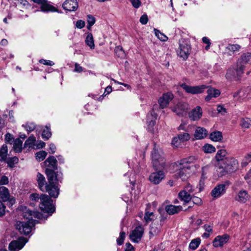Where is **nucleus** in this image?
<instances>
[{
	"instance_id": "46",
	"label": "nucleus",
	"mask_w": 251,
	"mask_h": 251,
	"mask_svg": "<svg viewBox=\"0 0 251 251\" xmlns=\"http://www.w3.org/2000/svg\"><path fill=\"white\" fill-rule=\"evenodd\" d=\"M23 126L25 127L26 130L30 132L33 131L35 128V125L33 123L28 122L25 125H23Z\"/></svg>"
},
{
	"instance_id": "19",
	"label": "nucleus",
	"mask_w": 251,
	"mask_h": 251,
	"mask_svg": "<svg viewBox=\"0 0 251 251\" xmlns=\"http://www.w3.org/2000/svg\"><path fill=\"white\" fill-rule=\"evenodd\" d=\"M202 114L201 108L199 106H197L188 113V116L192 121H198L201 118Z\"/></svg>"
},
{
	"instance_id": "63",
	"label": "nucleus",
	"mask_w": 251,
	"mask_h": 251,
	"mask_svg": "<svg viewBox=\"0 0 251 251\" xmlns=\"http://www.w3.org/2000/svg\"><path fill=\"white\" fill-rule=\"evenodd\" d=\"M56 146L54 144L50 143L49 145V152L50 154H53L55 152Z\"/></svg>"
},
{
	"instance_id": "45",
	"label": "nucleus",
	"mask_w": 251,
	"mask_h": 251,
	"mask_svg": "<svg viewBox=\"0 0 251 251\" xmlns=\"http://www.w3.org/2000/svg\"><path fill=\"white\" fill-rule=\"evenodd\" d=\"M87 28L90 30L92 25L95 23V18L92 15L87 16Z\"/></svg>"
},
{
	"instance_id": "3",
	"label": "nucleus",
	"mask_w": 251,
	"mask_h": 251,
	"mask_svg": "<svg viewBox=\"0 0 251 251\" xmlns=\"http://www.w3.org/2000/svg\"><path fill=\"white\" fill-rule=\"evenodd\" d=\"M19 209L24 218L27 221L26 222H17L16 227L21 234L27 235L30 233L32 227L36 224V220L33 218L41 219L42 214L37 211H32L25 206H21Z\"/></svg>"
},
{
	"instance_id": "36",
	"label": "nucleus",
	"mask_w": 251,
	"mask_h": 251,
	"mask_svg": "<svg viewBox=\"0 0 251 251\" xmlns=\"http://www.w3.org/2000/svg\"><path fill=\"white\" fill-rule=\"evenodd\" d=\"M7 147L3 145L0 149V161H4L6 159Z\"/></svg>"
},
{
	"instance_id": "10",
	"label": "nucleus",
	"mask_w": 251,
	"mask_h": 251,
	"mask_svg": "<svg viewBox=\"0 0 251 251\" xmlns=\"http://www.w3.org/2000/svg\"><path fill=\"white\" fill-rule=\"evenodd\" d=\"M172 111L179 116H184L186 115L188 109V105L184 102H178L173 107H171Z\"/></svg>"
},
{
	"instance_id": "53",
	"label": "nucleus",
	"mask_w": 251,
	"mask_h": 251,
	"mask_svg": "<svg viewBox=\"0 0 251 251\" xmlns=\"http://www.w3.org/2000/svg\"><path fill=\"white\" fill-rule=\"evenodd\" d=\"M5 140L6 142L12 144L14 140H13V136L10 133H7L5 135Z\"/></svg>"
},
{
	"instance_id": "31",
	"label": "nucleus",
	"mask_w": 251,
	"mask_h": 251,
	"mask_svg": "<svg viewBox=\"0 0 251 251\" xmlns=\"http://www.w3.org/2000/svg\"><path fill=\"white\" fill-rule=\"evenodd\" d=\"M209 138L213 141L220 142L223 139L222 133L219 131L212 132L210 134Z\"/></svg>"
},
{
	"instance_id": "58",
	"label": "nucleus",
	"mask_w": 251,
	"mask_h": 251,
	"mask_svg": "<svg viewBox=\"0 0 251 251\" xmlns=\"http://www.w3.org/2000/svg\"><path fill=\"white\" fill-rule=\"evenodd\" d=\"M30 199L31 201H36L40 200V196L37 193H33L30 195Z\"/></svg>"
},
{
	"instance_id": "56",
	"label": "nucleus",
	"mask_w": 251,
	"mask_h": 251,
	"mask_svg": "<svg viewBox=\"0 0 251 251\" xmlns=\"http://www.w3.org/2000/svg\"><path fill=\"white\" fill-rule=\"evenodd\" d=\"M148 22V17L147 15L146 14L143 15L140 19V22L143 25H146L147 24Z\"/></svg>"
},
{
	"instance_id": "1",
	"label": "nucleus",
	"mask_w": 251,
	"mask_h": 251,
	"mask_svg": "<svg viewBox=\"0 0 251 251\" xmlns=\"http://www.w3.org/2000/svg\"><path fill=\"white\" fill-rule=\"evenodd\" d=\"M46 174L47 176L48 183H46L45 178L43 175L38 173L37 175V180L40 189L42 192H47L51 197L56 198L59 194V189L58 186V182L60 181L59 175L56 174L50 169H46Z\"/></svg>"
},
{
	"instance_id": "7",
	"label": "nucleus",
	"mask_w": 251,
	"mask_h": 251,
	"mask_svg": "<svg viewBox=\"0 0 251 251\" xmlns=\"http://www.w3.org/2000/svg\"><path fill=\"white\" fill-rule=\"evenodd\" d=\"M191 51V46L189 42L185 39L179 40V46L176 50L177 55L185 60L188 58Z\"/></svg>"
},
{
	"instance_id": "32",
	"label": "nucleus",
	"mask_w": 251,
	"mask_h": 251,
	"mask_svg": "<svg viewBox=\"0 0 251 251\" xmlns=\"http://www.w3.org/2000/svg\"><path fill=\"white\" fill-rule=\"evenodd\" d=\"M85 42L91 49L93 50L95 48L94 40L91 33L88 32L87 33Z\"/></svg>"
},
{
	"instance_id": "22",
	"label": "nucleus",
	"mask_w": 251,
	"mask_h": 251,
	"mask_svg": "<svg viewBox=\"0 0 251 251\" xmlns=\"http://www.w3.org/2000/svg\"><path fill=\"white\" fill-rule=\"evenodd\" d=\"M208 132L206 129L202 127H197L195 130L194 137L196 140L204 139L207 135Z\"/></svg>"
},
{
	"instance_id": "24",
	"label": "nucleus",
	"mask_w": 251,
	"mask_h": 251,
	"mask_svg": "<svg viewBox=\"0 0 251 251\" xmlns=\"http://www.w3.org/2000/svg\"><path fill=\"white\" fill-rule=\"evenodd\" d=\"M157 115L153 111H151L147 116V123H148L149 129L151 131V129L155 124V120Z\"/></svg>"
},
{
	"instance_id": "60",
	"label": "nucleus",
	"mask_w": 251,
	"mask_h": 251,
	"mask_svg": "<svg viewBox=\"0 0 251 251\" xmlns=\"http://www.w3.org/2000/svg\"><path fill=\"white\" fill-rule=\"evenodd\" d=\"M45 146V143L42 141H38L36 143H35V148H36V149L43 148Z\"/></svg>"
},
{
	"instance_id": "12",
	"label": "nucleus",
	"mask_w": 251,
	"mask_h": 251,
	"mask_svg": "<svg viewBox=\"0 0 251 251\" xmlns=\"http://www.w3.org/2000/svg\"><path fill=\"white\" fill-rule=\"evenodd\" d=\"M174 95L171 92L164 93L159 99L158 103L160 107L164 109L167 107L170 102L173 99Z\"/></svg>"
},
{
	"instance_id": "41",
	"label": "nucleus",
	"mask_w": 251,
	"mask_h": 251,
	"mask_svg": "<svg viewBox=\"0 0 251 251\" xmlns=\"http://www.w3.org/2000/svg\"><path fill=\"white\" fill-rule=\"evenodd\" d=\"M47 155V152L45 151H42L37 152L35 154L36 159L37 161L40 162L43 161L46 156Z\"/></svg>"
},
{
	"instance_id": "23",
	"label": "nucleus",
	"mask_w": 251,
	"mask_h": 251,
	"mask_svg": "<svg viewBox=\"0 0 251 251\" xmlns=\"http://www.w3.org/2000/svg\"><path fill=\"white\" fill-rule=\"evenodd\" d=\"M166 212L169 215H174L182 210L181 206H175L172 204L167 205L165 207Z\"/></svg>"
},
{
	"instance_id": "15",
	"label": "nucleus",
	"mask_w": 251,
	"mask_h": 251,
	"mask_svg": "<svg viewBox=\"0 0 251 251\" xmlns=\"http://www.w3.org/2000/svg\"><path fill=\"white\" fill-rule=\"evenodd\" d=\"M190 138V135L187 132L179 133L177 136L173 138L172 143L174 146L177 147L179 145L180 143L189 141Z\"/></svg>"
},
{
	"instance_id": "5",
	"label": "nucleus",
	"mask_w": 251,
	"mask_h": 251,
	"mask_svg": "<svg viewBox=\"0 0 251 251\" xmlns=\"http://www.w3.org/2000/svg\"><path fill=\"white\" fill-rule=\"evenodd\" d=\"M151 158L153 167L156 170L164 167L165 160L163 156L162 152L156 145H154L152 151Z\"/></svg>"
},
{
	"instance_id": "25",
	"label": "nucleus",
	"mask_w": 251,
	"mask_h": 251,
	"mask_svg": "<svg viewBox=\"0 0 251 251\" xmlns=\"http://www.w3.org/2000/svg\"><path fill=\"white\" fill-rule=\"evenodd\" d=\"M45 165L48 167L49 169L52 170H55L57 168V160L53 156H51L49 157L44 162Z\"/></svg>"
},
{
	"instance_id": "21",
	"label": "nucleus",
	"mask_w": 251,
	"mask_h": 251,
	"mask_svg": "<svg viewBox=\"0 0 251 251\" xmlns=\"http://www.w3.org/2000/svg\"><path fill=\"white\" fill-rule=\"evenodd\" d=\"M225 185L221 184L216 186L211 191V196L214 198H217L223 195L226 192Z\"/></svg>"
},
{
	"instance_id": "48",
	"label": "nucleus",
	"mask_w": 251,
	"mask_h": 251,
	"mask_svg": "<svg viewBox=\"0 0 251 251\" xmlns=\"http://www.w3.org/2000/svg\"><path fill=\"white\" fill-rule=\"evenodd\" d=\"M154 218L153 212H147L144 216V219L146 222L148 223L151 221Z\"/></svg>"
},
{
	"instance_id": "40",
	"label": "nucleus",
	"mask_w": 251,
	"mask_h": 251,
	"mask_svg": "<svg viewBox=\"0 0 251 251\" xmlns=\"http://www.w3.org/2000/svg\"><path fill=\"white\" fill-rule=\"evenodd\" d=\"M251 162V151L247 153L244 157L241 162V166L242 167H246Z\"/></svg>"
},
{
	"instance_id": "44",
	"label": "nucleus",
	"mask_w": 251,
	"mask_h": 251,
	"mask_svg": "<svg viewBox=\"0 0 251 251\" xmlns=\"http://www.w3.org/2000/svg\"><path fill=\"white\" fill-rule=\"evenodd\" d=\"M154 31L155 36L161 41H166L168 40V37L163 33H161L159 30L154 28Z\"/></svg>"
},
{
	"instance_id": "17",
	"label": "nucleus",
	"mask_w": 251,
	"mask_h": 251,
	"mask_svg": "<svg viewBox=\"0 0 251 251\" xmlns=\"http://www.w3.org/2000/svg\"><path fill=\"white\" fill-rule=\"evenodd\" d=\"M229 239V236L226 234L217 236L213 241V245L216 248L222 247L227 243Z\"/></svg>"
},
{
	"instance_id": "51",
	"label": "nucleus",
	"mask_w": 251,
	"mask_h": 251,
	"mask_svg": "<svg viewBox=\"0 0 251 251\" xmlns=\"http://www.w3.org/2000/svg\"><path fill=\"white\" fill-rule=\"evenodd\" d=\"M9 182L8 177L5 176H2L0 177V185H6Z\"/></svg>"
},
{
	"instance_id": "18",
	"label": "nucleus",
	"mask_w": 251,
	"mask_h": 251,
	"mask_svg": "<svg viewBox=\"0 0 251 251\" xmlns=\"http://www.w3.org/2000/svg\"><path fill=\"white\" fill-rule=\"evenodd\" d=\"M62 7L65 10L75 11L78 8V4L77 0H66L63 3Z\"/></svg>"
},
{
	"instance_id": "37",
	"label": "nucleus",
	"mask_w": 251,
	"mask_h": 251,
	"mask_svg": "<svg viewBox=\"0 0 251 251\" xmlns=\"http://www.w3.org/2000/svg\"><path fill=\"white\" fill-rule=\"evenodd\" d=\"M9 167L13 168L15 165L18 163L19 159L17 157H9L5 160Z\"/></svg>"
},
{
	"instance_id": "14",
	"label": "nucleus",
	"mask_w": 251,
	"mask_h": 251,
	"mask_svg": "<svg viewBox=\"0 0 251 251\" xmlns=\"http://www.w3.org/2000/svg\"><path fill=\"white\" fill-rule=\"evenodd\" d=\"M239 68L236 65V69H229L227 70L226 74V78L229 81H237L241 77L243 73L239 74Z\"/></svg>"
},
{
	"instance_id": "47",
	"label": "nucleus",
	"mask_w": 251,
	"mask_h": 251,
	"mask_svg": "<svg viewBox=\"0 0 251 251\" xmlns=\"http://www.w3.org/2000/svg\"><path fill=\"white\" fill-rule=\"evenodd\" d=\"M115 53L119 57H123L125 56V52L121 46H117L115 49Z\"/></svg>"
},
{
	"instance_id": "29",
	"label": "nucleus",
	"mask_w": 251,
	"mask_h": 251,
	"mask_svg": "<svg viewBox=\"0 0 251 251\" xmlns=\"http://www.w3.org/2000/svg\"><path fill=\"white\" fill-rule=\"evenodd\" d=\"M0 198L4 201H6L9 199L10 193L6 187L4 186L0 187Z\"/></svg>"
},
{
	"instance_id": "50",
	"label": "nucleus",
	"mask_w": 251,
	"mask_h": 251,
	"mask_svg": "<svg viewBox=\"0 0 251 251\" xmlns=\"http://www.w3.org/2000/svg\"><path fill=\"white\" fill-rule=\"evenodd\" d=\"M217 110L218 113L221 114L222 115H225L227 112L226 109L222 105H218L217 106Z\"/></svg>"
},
{
	"instance_id": "13",
	"label": "nucleus",
	"mask_w": 251,
	"mask_h": 251,
	"mask_svg": "<svg viewBox=\"0 0 251 251\" xmlns=\"http://www.w3.org/2000/svg\"><path fill=\"white\" fill-rule=\"evenodd\" d=\"M143 233V228L141 226H138L130 233V239L133 242L138 243L141 240Z\"/></svg>"
},
{
	"instance_id": "26",
	"label": "nucleus",
	"mask_w": 251,
	"mask_h": 251,
	"mask_svg": "<svg viewBox=\"0 0 251 251\" xmlns=\"http://www.w3.org/2000/svg\"><path fill=\"white\" fill-rule=\"evenodd\" d=\"M227 154V152L226 151V150L222 149L219 150L216 155H215V159L217 161L220 163V164H222L221 163H220V161H223V163H224V161L226 160V158H227L226 156Z\"/></svg>"
},
{
	"instance_id": "35",
	"label": "nucleus",
	"mask_w": 251,
	"mask_h": 251,
	"mask_svg": "<svg viewBox=\"0 0 251 251\" xmlns=\"http://www.w3.org/2000/svg\"><path fill=\"white\" fill-rule=\"evenodd\" d=\"M202 150L206 153H211L215 152L216 149L213 145L206 144L202 147Z\"/></svg>"
},
{
	"instance_id": "52",
	"label": "nucleus",
	"mask_w": 251,
	"mask_h": 251,
	"mask_svg": "<svg viewBox=\"0 0 251 251\" xmlns=\"http://www.w3.org/2000/svg\"><path fill=\"white\" fill-rule=\"evenodd\" d=\"M131 3L132 5L135 8H138L141 4V2L140 0H129Z\"/></svg>"
},
{
	"instance_id": "49",
	"label": "nucleus",
	"mask_w": 251,
	"mask_h": 251,
	"mask_svg": "<svg viewBox=\"0 0 251 251\" xmlns=\"http://www.w3.org/2000/svg\"><path fill=\"white\" fill-rule=\"evenodd\" d=\"M125 232L124 231H121L120 233L119 237L117 239V243L118 245H121L124 243L125 238Z\"/></svg>"
},
{
	"instance_id": "2",
	"label": "nucleus",
	"mask_w": 251,
	"mask_h": 251,
	"mask_svg": "<svg viewBox=\"0 0 251 251\" xmlns=\"http://www.w3.org/2000/svg\"><path fill=\"white\" fill-rule=\"evenodd\" d=\"M196 158L194 156L184 158L176 163L177 167L173 177L182 181H186L190 175L194 173L199 166L195 163Z\"/></svg>"
},
{
	"instance_id": "4",
	"label": "nucleus",
	"mask_w": 251,
	"mask_h": 251,
	"mask_svg": "<svg viewBox=\"0 0 251 251\" xmlns=\"http://www.w3.org/2000/svg\"><path fill=\"white\" fill-rule=\"evenodd\" d=\"M217 172L220 176H223L226 173H234L238 169L239 162L237 159L233 157H228L224 161V165L218 163Z\"/></svg>"
},
{
	"instance_id": "42",
	"label": "nucleus",
	"mask_w": 251,
	"mask_h": 251,
	"mask_svg": "<svg viewBox=\"0 0 251 251\" xmlns=\"http://www.w3.org/2000/svg\"><path fill=\"white\" fill-rule=\"evenodd\" d=\"M51 136V133L50 128L48 126H46L45 128L43 130L42 137L45 140H48Z\"/></svg>"
},
{
	"instance_id": "11",
	"label": "nucleus",
	"mask_w": 251,
	"mask_h": 251,
	"mask_svg": "<svg viewBox=\"0 0 251 251\" xmlns=\"http://www.w3.org/2000/svg\"><path fill=\"white\" fill-rule=\"evenodd\" d=\"M27 242L25 238L20 237L17 240L12 241L9 245V249L10 251H19L22 249Z\"/></svg>"
},
{
	"instance_id": "38",
	"label": "nucleus",
	"mask_w": 251,
	"mask_h": 251,
	"mask_svg": "<svg viewBox=\"0 0 251 251\" xmlns=\"http://www.w3.org/2000/svg\"><path fill=\"white\" fill-rule=\"evenodd\" d=\"M201 241V240L200 238L192 240L189 244V248L192 250H196L200 245Z\"/></svg>"
},
{
	"instance_id": "9",
	"label": "nucleus",
	"mask_w": 251,
	"mask_h": 251,
	"mask_svg": "<svg viewBox=\"0 0 251 251\" xmlns=\"http://www.w3.org/2000/svg\"><path fill=\"white\" fill-rule=\"evenodd\" d=\"M248 63H251V53L249 52L242 54L237 60V64L239 68V74L244 73L245 65Z\"/></svg>"
},
{
	"instance_id": "34",
	"label": "nucleus",
	"mask_w": 251,
	"mask_h": 251,
	"mask_svg": "<svg viewBox=\"0 0 251 251\" xmlns=\"http://www.w3.org/2000/svg\"><path fill=\"white\" fill-rule=\"evenodd\" d=\"M35 137L32 135L30 136L25 142L24 148H35Z\"/></svg>"
},
{
	"instance_id": "20",
	"label": "nucleus",
	"mask_w": 251,
	"mask_h": 251,
	"mask_svg": "<svg viewBox=\"0 0 251 251\" xmlns=\"http://www.w3.org/2000/svg\"><path fill=\"white\" fill-rule=\"evenodd\" d=\"M250 195L248 192L245 190H241L235 196L234 199L236 201L244 203L250 199Z\"/></svg>"
},
{
	"instance_id": "30",
	"label": "nucleus",
	"mask_w": 251,
	"mask_h": 251,
	"mask_svg": "<svg viewBox=\"0 0 251 251\" xmlns=\"http://www.w3.org/2000/svg\"><path fill=\"white\" fill-rule=\"evenodd\" d=\"M178 197L179 199L185 203L189 202L192 199L190 193L183 190L179 193Z\"/></svg>"
},
{
	"instance_id": "62",
	"label": "nucleus",
	"mask_w": 251,
	"mask_h": 251,
	"mask_svg": "<svg viewBox=\"0 0 251 251\" xmlns=\"http://www.w3.org/2000/svg\"><path fill=\"white\" fill-rule=\"evenodd\" d=\"M125 246V251H134L133 247L129 243H126Z\"/></svg>"
},
{
	"instance_id": "6",
	"label": "nucleus",
	"mask_w": 251,
	"mask_h": 251,
	"mask_svg": "<svg viewBox=\"0 0 251 251\" xmlns=\"http://www.w3.org/2000/svg\"><path fill=\"white\" fill-rule=\"evenodd\" d=\"M39 207L42 211L48 213H50V215L55 211V209L52 201L49 196L46 194L41 195Z\"/></svg>"
},
{
	"instance_id": "27",
	"label": "nucleus",
	"mask_w": 251,
	"mask_h": 251,
	"mask_svg": "<svg viewBox=\"0 0 251 251\" xmlns=\"http://www.w3.org/2000/svg\"><path fill=\"white\" fill-rule=\"evenodd\" d=\"M220 94L219 90L213 88H210L207 90V96L205 97V100L208 101L212 98H216L218 97Z\"/></svg>"
},
{
	"instance_id": "61",
	"label": "nucleus",
	"mask_w": 251,
	"mask_h": 251,
	"mask_svg": "<svg viewBox=\"0 0 251 251\" xmlns=\"http://www.w3.org/2000/svg\"><path fill=\"white\" fill-rule=\"evenodd\" d=\"M5 206L4 204L0 201V216H3L5 214Z\"/></svg>"
},
{
	"instance_id": "39",
	"label": "nucleus",
	"mask_w": 251,
	"mask_h": 251,
	"mask_svg": "<svg viewBox=\"0 0 251 251\" xmlns=\"http://www.w3.org/2000/svg\"><path fill=\"white\" fill-rule=\"evenodd\" d=\"M240 125L243 128H249L251 126V119L248 118H242L241 120Z\"/></svg>"
},
{
	"instance_id": "43",
	"label": "nucleus",
	"mask_w": 251,
	"mask_h": 251,
	"mask_svg": "<svg viewBox=\"0 0 251 251\" xmlns=\"http://www.w3.org/2000/svg\"><path fill=\"white\" fill-rule=\"evenodd\" d=\"M241 47L238 44H229L226 48V49L232 53H234L235 51L239 50Z\"/></svg>"
},
{
	"instance_id": "28",
	"label": "nucleus",
	"mask_w": 251,
	"mask_h": 251,
	"mask_svg": "<svg viewBox=\"0 0 251 251\" xmlns=\"http://www.w3.org/2000/svg\"><path fill=\"white\" fill-rule=\"evenodd\" d=\"M41 11L43 12H54L57 11V9L49 4L47 0L41 6Z\"/></svg>"
},
{
	"instance_id": "8",
	"label": "nucleus",
	"mask_w": 251,
	"mask_h": 251,
	"mask_svg": "<svg viewBox=\"0 0 251 251\" xmlns=\"http://www.w3.org/2000/svg\"><path fill=\"white\" fill-rule=\"evenodd\" d=\"M180 86L186 92L193 95L202 93L207 88V86L204 85L191 86L187 85L185 83L180 84Z\"/></svg>"
},
{
	"instance_id": "55",
	"label": "nucleus",
	"mask_w": 251,
	"mask_h": 251,
	"mask_svg": "<svg viewBox=\"0 0 251 251\" xmlns=\"http://www.w3.org/2000/svg\"><path fill=\"white\" fill-rule=\"evenodd\" d=\"M85 23L84 21L79 20L76 21L75 26L77 28L81 29L84 27Z\"/></svg>"
},
{
	"instance_id": "54",
	"label": "nucleus",
	"mask_w": 251,
	"mask_h": 251,
	"mask_svg": "<svg viewBox=\"0 0 251 251\" xmlns=\"http://www.w3.org/2000/svg\"><path fill=\"white\" fill-rule=\"evenodd\" d=\"M39 62L41 64H43L45 65H48V66H53L54 63L53 62L50 61V60H45L43 59H41L39 60Z\"/></svg>"
},
{
	"instance_id": "16",
	"label": "nucleus",
	"mask_w": 251,
	"mask_h": 251,
	"mask_svg": "<svg viewBox=\"0 0 251 251\" xmlns=\"http://www.w3.org/2000/svg\"><path fill=\"white\" fill-rule=\"evenodd\" d=\"M165 174L162 171L152 173L149 176L150 181L154 184H159L165 177Z\"/></svg>"
},
{
	"instance_id": "57",
	"label": "nucleus",
	"mask_w": 251,
	"mask_h": 251,
	"mask_svg": "<svg viewBox=\"0 0 251 251\" xmlns=\"http://www.w3.org/2000/svg\"><path fill=\"white\" fill-rule=\"evenodd\" d=\"M189 193H193L194 191V187L190 184H188L184 188V190Z\"/></svg>"
},
{
	"instance_id": "59",
	"label": "nucleus",
	"mask_w": 251,
	"mask_h": 251,
	"mask_svg": "<svg viewBox=\"0 0 251 251\" xmlns=\"http://www.w3.org/2000/svg\"><path fill=\"white\" fill-rule=\"evenodd\" d=\"M83 71V68L80 66L78 63H76L75 64L74 71L77 73H81Z\"/></svg>"
},
{
	"instance_id": "33",
	"label": "nucleus",
	"mask_w": 251,
	"mask_h": 251,
	"mask_svg": "<svg viewBox=\"0 0 251 251\" xmlns=\"http://www.w3.org/2000/svg\"><path fill=\"white\" fill-rule=\"evenodd\" d=\"M13 149L16 152H20L22 150L23 141L17 138L13 141Z\"/></svg>"
},
{
	"instance_id": "64",
	"label": "nucleus",
	"mask_w": 251,
	"mask_h": 251,
	"mask_svg": "<svg viewBox=\"0 0 251 251\" xmlns=\"http://www.w3.org/2000/svg\"><path fill=\"white\" fill-rule=\"evenodd\" d=\"M192 199L193 203L199 205L201 203V200L199 197H194L192 198Z\"/></svg>"
}]
</instances>
